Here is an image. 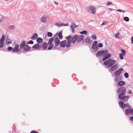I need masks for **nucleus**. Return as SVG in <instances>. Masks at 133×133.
I'll use <instances>...</instances> for the list:
<instances>
[{
	"label": "nucleus",
	"mask_w": 133,
	"mask_h": 133,
	"mask_svg": "<svg viewBox=\"0 0 133 133\" xmlns=\"http://www.w3.org/2000/svg\"><path fill=\"white\" fill-rule=\"evenodd\" d=\"M125 114L126 115H128L130 114L131 115H133V109L129 108H127L125 110Z\"/></svg>",
	"instance_id": "obj_7"
},
{
	"label": "nucleus",
	"mask_w": 133,
	"mask_h": 133,
	"mask_svg": "<svg viewBox=\"0 0 133 133\" xmlns=\"http://www.w3.org/2000/svg\"><path fill=\"white\" fill-rule=\"evenodd\" d=\"M54 3L56 4V5H58V3L56 2L55 1H54Z\"/></svg>",
	"instance_id": "obj_63"
},
{
	"label": "nucleus",
	"mask_w": 133,
	"mask_h": 133,
	"mask_svg": "<svg viewBox=\"0 0 133 133\" xmlns=\"http://www.w3.org/2000/svg\"><path fill=\"white\" fill-rule=\"evenodd\" d=\"M38 35L37 33L34 34L31 37V39L32 40H35L38 38Z\"/></svg>",
	"instance_id": "obj_19"
},
{
	"label": "nucleus",
	"mask_w": 133,
	"mask_h": 133,
	"mask_svg": "<svg viewBox=\"0 0 133 133\" xmlns=\"http://www.w3.org/2000/svg\"><path fill=\"white\" fill-rule=\"evenodd\" d=\"M61 26H68L69 25V24L68 23H66L65 24L63 23H61Z\"/></svg>",
	"instance_id": "obj_43"
},
{
	"label": "nucleus",
	"mask_w": 133,
	"mask_h": 133,
	"mask_svg": "<svg viewBox=\"0 0 133 133\" xmlns=\"http://www.w3.org/2000/svg\"><path fill=\"white\" fill-rule=\"evenodd\" d=\"M118 103L120 107L121 108L123 109H124L125 108V104L123 101H120Z\"/></svg>",
	"instance_id": "obj_13"
},
{
	"label": "nucleus",
	"mask_w": 133,
	"mask_h": 133,
	"mask_svg": "<svg viewBox=\"0 0 133 133\" xmlns=\"http://www.w3.org/2000/svg\"><path fill=\"white\" fill-rule=\"evenodd\" d=\"M39 44L37 43L35 44L33 46H32V48L35 49H39Z\"/></svg>",
	"instance_id": "obj_25"
},
{
	"label": "nucleus",
	"mask_w": 133,
	"mask_h": 133,
	"mask_svg": "<svg viewBox=\"0 0 133 133\" xmlns=\"http://www.w3.org/2000/svg\"><path fill=\"white\" fill-rule=\"evenodd\" d=\"M126 88L124 87H122L118 88L117 91L118 93L120 94L118 95V96L124 95L126 93Z\"/></svg>",
	"instance_id": "obj_4"
},
{
	"label": "nucleus",
	"mask_w": 133,
	"mask_h": 133,
	"mask_svg": "<svg viewBox=\"0 0 133 133\" xmlns=\"http://www.w3.org/2000/svg\"><path fill=\"white\" fill-rule=\"evenodd\" d=\"M30 133H39L38 132H37L35 130H33L31 131Z\"/></svg>",
	"instance_id": "obj_55"
},
{
	"label": "nucleus",
	"mask_w": 133,
	"mask_h": 133,
	"mask_svg": "<svg viewBox=\"0 0 133 133\" xmlns=\"http://www.w3.org/2000/svg\"><path fill=\"white\" fill-rule=\"evenodd\" d=\"M47 35L48 37H51L52 36V34L51 32H48L47 33Z\"/></svg>",
	"instance_id": "obj_39"
},
{
	"label": "nucleus",
	"mask_w": 133,
	"mask_h": 133,
	"mask_svg": "<svg viewBox=\"0 0 133 133\" xmlns=\"http://www.w3.org/2000/svg\"><path fill=\"white\" fill-rule=\"evenodd\" d=\"M15 28V25H10L9 27V28L10 30H12L14 29Z\"/></svg>",
	"instance_id": "obj_44"
},
{
	"label": "nucleus",
	"mask_w": 133,
	"mask_h": 133,
	"mask_svg": "<svg viewBox=\"0 0 133 133\" xmlns=\"http://www.w3.org/2000/svg\"><path fill=\"white\" fill-rule=\"evenodd\" d=\"M25 41L24 40L19 45L20 48L21 50L22 49H23L24 48L25 46Z\"/></svg>",
	"instance_id": "obj_16"
},
{
	"label": "nucleus",
	"mask_w": 133,
	"mask_h": 133,
	"mask_svg": "<svg viewBox=\"0 0 133 133\" xmlns=\"http://www.w3.org/2000/svg\"><path fill=\"white\" fill-rule=\"evenodd\" d=\"M108 51L109 50L108 49L99 50L97 52L96 54V56L103 57L102 60L103 61H105L106 59L110 58L111 56L110 54L108 53Z\"/></svg>",
	"instance_id": "obj_1"
},
{
	"label": "nucleus",
	"mask_w": 133,
	"mask_h": 133,
	"mask_svg": "<svg viewBox=\"0 0 133 133\" xmlns=\"http://www.w3.org/2000/svg\"><path fill=\"white\" fill-rule=\"evenodd\" d=\"M125 55H125L124 54L122 53H120L119 54V55L120 59L121 60H122L123 59H124L123 57L125 56Z\"/></svg>",
	"instance_id": "obj_29"
},
{
	"label": "nucleus",
	"mask_w": 133,
	"mask_h": 133,
	"mask_svg": "<svg viewBox=\"0 0 133 133\" xmlns=\"http://www.w3.org/2000/svg\"><path fill=\"white\" fill-rule=\"evenodd\" d=\"M42 45H39V49H40L41 48L42 46Z\"/></svg>",
	"instance_id": "obj_60"
},
{
	"label": "nucleus",
	"mask_w": 133,
	"mask_h": 133,
	"mask_svg": "<svg viewBox=\"0 0 133 133\" xmlns=\"http://www.w3.org/2000/svg\"><path fill=\"white\" fill-rule=\"evenodd\" d=\"M124 76L126 78H128L129 77V75L128 73L125 72L124 74Z\"/></svg>",
	"instance_id": "obj_41"
},
{
	"label": "nucleus",
	"mask_w": 133,
	"mask_h": 133,
	"mask_svg": "<svg viewBox=\"0 0 133 133\" xmlns=\"http://www.w3.org/2000/svg\"><path fill=\"white\" fill-rule=\"evenodd\" d=\"M133 122V116H132L129 118Z\"/></svg>",
	"instance_id": "obj_56"
},
{
	"label": "nucleus",
	"mask_w": 133,
	"mask_h": 133,
	"mask_svg": "<svg viewBox=\"0 0 133 133\" xmlns=\"http://www.w3.org/2000/svg\"><path fill=\"white\" fill-rule=\"evenodd\" d=\"M120 50L122 52L121 53L125 55H126V51L124 50L122 48H121L120 49Z\"/></svg>",
	"instance_id": "obj_38"
},
{
	"label": "nucleus",
	"mask_w": 133,
	"mask_h": 133,
	"mask_svg": "<svg viewBox=\"0 0 133 133\" xmlns=\"http://www.w3.org/2000/svg\"><path fill=\"white\" fill-rule=\"evenodd\" d=\"M124 20L127 22H128L129 21V18L127 17H125L123 18Z\"/></svg>",
	"instance_id": "obj_36"
},
{
	"label": "nucleus",
	"mask_w": 133,
	"mask_h": 133,
	"mask_svg": "<svg viewBox=\"0 0 133 133\" xmlns=\"http://www.w3.org/2000/svg\"><path fill=\"white\" fill-rule=\"evenodd\" d=\"M31 49V47H25L23 49V50L24 51H29Z\"/></svg>",
	"instance_id": "obj_37"
},
{
	"label": "nucleus",
	"mask_w": 133,
	"mask_h": 133,
	"mask_svg": "<svg viewBox=\"0 0 133 133\" xmlns=\"http://www.w3.org/2000/svg\"><path fill=\"white\" fill-rule=\"evenodd\" d=\"M16 126H15L13 128H12V133H16Z\"/></svg>",
	"instance_id": "obj_46"
},
{
	"label": "nucleus",
	"mask_w": 133,
	"mask_h": 133,
	"mask_svg": "<svg viewBox=\"0 0 133 133\" xmlns=\"http://www.w3.org/2000/svg\"><path fill=\"white\" fill-rule=\"evenodd\" d=\"M84 36L83 35H81L78 37V38L77 40V42L78 43H79L81 42L84 39Z\"/></svg>",
	"instance_id": "obj_14"
},
{
	"label": "nucleus",
	"mask_w": 133,
	"mask_h": 133,
	"mask_svg": "<svg viewBox=\"0 0 133 133\" xmlns=\"http://www.w3.org/2000/svg\"><path fill=\"white\" fill-rule=\"evenodd\" d=\"M126 107L127 108H129L130 107V105L128 103L125 104V108Z\"/></svg>",
	"instance_id": "obj_53"
},
{
	"label": "nucleus",
	"mask_w": 133,
	"mask_h": 133,
	"mask_svg": "<svg viewBox=\"0 0 133 133\" xmlns=\"http://www.w3.org/2000/svg\"><path fill=\"white\" fill-rule=\"evenodd\" d=\"M108 24V22H107L104 21L101 24V25L103 26Z\"/></svg>",
	"instance_id": "obj_48"
},
{
	"label": "nucleus",
	"mask_w": 133,
	"mask_h": 133,
	"mask_svg": "<svg viewBox=\"0 0 133 133\" xmlns=\"http://www.w3.org/2000/svg\"><path fill=\"white\" fill-rule=\"evenodd\" d=\"M97 44L99 48H102L103 46V44L101 43H99L98 44L97 43Z\"/></svg>",
	"instance_id": "obj_45"
},
{
	"label": "nucleus",
	"mask_w": 133,
	"mask_h": 133,
	"mask_svg": "<svg viewBox=\"0 0 133 133\" xmlns=\"http://www.w3.org/2000/svg\"><path fill=\"white\" fill-rule=\"evenodd\" d=\"M123 79V77L121 75H119L118 77H115V81L116 82H117L119 80H121Z\"/></svg>",
	"instance_id": "obj_21"
},
{
	"label": "nucleus",
	"mask_w": 133,
	"mask_h": 133,
	"mask_svg": "<svg viewBox=\"0 0 133 133\" xmlns=\"http://www.w3.org/2000/svg\"><path fill=\"white\" fill-rule=\"evenodd\" d=\"M128 91H129L128 92V94H131L132 93V91H131V90H130V89Z\"/></svg>",
	"instance_id": "obj_59"
},
{
	"label": "nucleus",
	"mask_w": 133,
	"mask_h": 133,
	"mask_svg": "<svg viewBox=\"0 0 133 133\" xmlns=\"http://www.w3.org/2000/svg\"><path fill=\"white\" fill-rule=\"evenodd\" d=\"M58 45H54L53 47V50H58V48H56V47H57Z\"/></svg>",
	"instance_id": "obj_50"
},
{
	"label": "nucleus",
	"mask_w": 133,
	"mask_h": 133,
	"mask_svg": "<svg viewBox=\"0 0 133 133\" xmlns=\"http://www.w3.org/2000/svg\"><path fill=\"white\" fill-rule=\"evenodd\" d=\"M79 33L81 34H84V35H86L88 33V32L86 30H84L83 31H82L80 32Z\"/></svg>",
	"instance_id": "obj_31"
},
{
	"label": "nucleus",
	"mask_w": 133,
	"mask_h": 133,
	"mask_svg": "<svg viewBox=\"0 0 133 133\" xmlns=\"http://www.w3.org/2000/svg\"><path fill=\"white\" fill-rule=\"evenodd\" d=\"M42 48L44 49H46L48 46V43L46 42H44L42 44Z\"/></svg>",
	"instance_id": "obj_28"
},
{
	"label": "nucleus",
	"mask_w": 133,
	"mask_h": 133,
	"mask_svg": "<svg viewBox=\"0 0 133 133\" xmlns=\"http://www.w3.org/2000/svg\"><path fill=\"white\" fill-rule=\"evenodd\" d=\"M129 98V96H125L124 95L118 96V98L119 99L125 102H127Z\"/></svg>",
	"instance_id": "obj_6"
},
{
	"label": "nucleus",
	"mask_w": 133,
	"mask_h": 133,
	"mask_svg": "<svg viewBox=\"0 0 133 133\" xmlns=\"http://www.w3.org/2000/svg\"><path fill=\"white\" fill-rule=\"evenodd\" d=\"M124 69L122 68H120L118 70L115 71L114 73V75L118 77L122 73V71L124 70Z\"/></svg>",
	"instance_id": "obj_8"
},
{
	"label": "nucleus",
	"mask_w": 133,
	"mask_h": 133,
	"mask_svg": "<svg viewBox=\"0 0 133 133\" xmlns=\"http://www.w3.org/2000/svg\"><path fill=\"white\" fill-rule=\"evenodd\" d=\"M71 41L70 40H68L67 41L66 45V46L67 48H69L70 47L71 45Z\"/></svg>",
	"instance_id": "obj_26"
},
{
	"label": "nucleus",
	"mask_w": 133,
	"mask_h": 133,
	"mask_svg": "<svg viewBox=\"0 0 133 133\" xmlns=\"http://www.w3.org/2000/svg\"><path fill=\"white\" fill-rule=\"evenodd\" d=\"M71 28L72 29V33H74L75 32V30H74L75 28L72 27V26H71Z\"/></svg>",
	"instance_id": "obj_49"
},
{
	"label": "nucleus",
	"mask_w": 133,
	"mask_h": 133,
	"mask_svg": "<svg viewBox=\"0 0 133 133\" xmlns=\"http://www.w3.org/2000/svg\"><path fill=\"white\" fill-rule=\"evenodd\" d=\"M118 64L116 63L114 65H113L111 67L110 69L109 70V71L110 72H111V71H113L114 70H116L118 68Z\"/></svg>",
	"instance_id": "obj_10"
},
{
	"label": "nucleus",
	"mask_w": 133,
	"mask_h": 133,
	"mask_svg": "<svg viewBox=\"0 0 133 133\" xmlns=\"http://www.w3.org/2000/svg\"><path fill=\"white\" fill-rule=\"evenodd\" d=\"M54 40V37H52L49 40L48 44H53L52 43Z\"/></svg>",
	"instance_id": "obj_27"
},
{
	"label": "nucleus",
	"mask_w": 133,
	"mask_h": 133,
	"mask_svg": "<svg viewBox=\"0 0 133 133\" xmlns=\"http://www.w3.org/2000/svg\"><path fill=\"white\" fill-rule=\"evenodd\" d=\"M66 40H65L60 42V46L62 48H64L66 46Z\"/></svg>",
	"instance_id": "obj_15"
},
{
	"label": "nucleus",
	"mask_w": 133,
	"mask_h": 133,
	"mask_svg": "<svg viewBox=\"0 0 133 133\" xmlns=\"http://www.w3.org/2000/svg\"><path fill=\"white\" fill-rule=\"evenodd\" d=\"M54 41L55 45H58L60 44L61 42L58 37L55 38L54 39Z\"/></svg>",
	"instance_id": "obj_17"
},
{
	"label": "nucleus",
	"mask_w": 133,
	"mask_h": 133,
	"mask_svg": "<svg viewBox=\"0 0 133 133\" xmlns=\"http://www.w3.org/2000/svg\"><path fill=\"white\" fill-rule=\"evenodd\" d=\"M72 25L71 26H72V27L74 28H76L78 26V25H76L75 23L74 22H72L71 23Z\"/></svg>",
	"instance_id": "obj_35"
},
{
	"label": "nucleus",
	"mask_w": 133,
	"mask_h": 133,
	"mask_svg": "<svg viewBox=\"0 0 133 133\" xmlns=\"http://www.w3.org/2000/svg\"><path fill=\"white\" fill-rule=\"evenodd\" d=\"M88 11L89 12L94 14H95L96 11V9L94 6H90L88 7Z\"/></svg>",
	"instance_id": "obj_9"
},
{
	"label": "nucleus",
	"mask_w": 133,
	"mask_h": 133,
	"mask_svg": "<svg viewBox=\"0 0 133 133\" xmlns=\"http://www.w3.org/2000/svg\"><path fill=\"white\" fill-rule=\"evenodd\" d=\"M58 35V34L57 33H56V34H55L54 36V37H56V36H57V35Z\"/></svg>",
	"instance_id": "obj_62"
},
{
	"label": "nucleus",
	"mask_w": 133,
	"mask_h": 133,
	"mask_svg": "<svg viewBox=\"0 0 133 133\" xmlns=\"http://www.w3.org/2000/svg\"><path fill=\"white\" fill-rule=\"evenodd\" d=\"M65 38L68 40H70L72 36L70 35H69L67 37H65Z\"/></svg>",
	"instance_id": "obj_47"
},
{
	"label": "nucleus",
	"mask_w": 133,
	"mask_h": 133,
	"mask_svg": "<svg viewBox=\"0 0 133 133\" xmlns=\"http://www.w3.org/2000/svg\"><path fill=\"white\" fill-rule=\"evenodd\" d=\"M48 45H49V46H48L47 48V50H51L53 46V44H48Z\"/></svg>",
	"instance_id": "obj_30"
},
{
	"label": "nucleus",
	"mask_w": 133,
	"mask_h": 133,
	"mask_svg": "<svg viewBox=\"0 0 133 133\" xmlns=\"http://www.w3.org/2000/svg\"><path fill=\"white\" fill-rule=\"evenodd\" d=\"M12 43L11 40L10 39L8 38L6 39V44H9Z\"/></svg>",
	"instance_id": "obj_34"
},
{
	"label": "nucleus",
	"mask_w": 133,
	"mask_h": 133,
	"mask_svg": "<svg viewBox=\"0 0 133 133\" xmlns=\"http://www.w3.org/2000/svg\"><path fill=\"white\" fill-rule=\"evenodd\" d=\"M116 62V61L115 60L112 59L111 58H109L104 61L103 64L105 66L107 65V67H110Z\"/></svg>",
	"instance_id": "obj_3"
},
{
	"label": "nucleus",
	"mask_w": 133,
	"mask_h": 133,
	"mask_svg": "<svg viewBox=\"0 0 133 133\" xmlns=\"http://www.w3.org/2000/svg\"><path fill=\"white\" fill-rule=\"evenodd\" d=\"M41 21L43 23H46L47 19L45 17V15H43L42 17L40 19Z\"/></svg>",
	"instance_id": "obj_20"
},
{
	"label": "nucleus",
	"mask_w": 133,
	"mask_h": 133,
	"mask_svg": "<svg viewBox=\"0 0 133 133\" xmlns=\"http://www.w3.org/2000/svg\"><path fill=\"white\" fill-rule=\"evenodd\" d=\"M108 10H110L111 11H112V10H114V9H112L111 8H109L108 9Z\"/></svg>",
	"instance_id": "obj_61"
},
{
	"label": "nucleus",
	"mask_w": 133,
	"mask_h": 133,
	"mask_svg": "<svg viewBox=\"0 0 133 133\" xmlns=\"http://www.w3.org/2000/svg\"><path fill=\"white\" fill-rule=\"evenodd\" d=\"M5 38L4 35H3L0 40V50L4 51H7L6 48L4 46V42Z\"/></svg>",
	"instance_id": "obj_2"
},
{
	"label": "nucleus",
	"mask_w": 133,
	"mask_h": 133,
	"mask_svg": "<svg viewBox=\"0 0 133 133\" xmlns=\"http://www.w3.org/2000/svg\"><path fill=\"white\" fill-rule=\"evenodd\" d=\"M91 38L90 36L87 37L85 39V42L87 44H89L90 42Z\"/></svg>",
	"instance_id": "obj_24"
},
{
	"label": "nucleus",
	"mask_w": 133,
	"mask_h": 133,
	"mask_svg": "<svg viewBox=\"0 0 133 133\" xmlns=\"http://www.w3.org/2000/svg\"><path fill=\"white\" fill-rule=\"evenodd\" d=\"M94 40H96L97 38V37L95 34H94L92 35L91 37Z\"/></svg>",
	"instance_id": "obj_33"
},
{
	"label": "nucleus",
	"mask_w": 133,
	"mask_h": 133,
	"mask_svg": "<svg viewBox=\"0 0 133 133\" xmlns=\"http://www.w3.org/2000/svg\"><path fill=\"white\" fill-rule=\"evenodd\" d=\"M26 44H34V42L32 40H30L26 42Z\"/></svg>",
	"instance_id": "obj_40"
},
{
	"label": "nucleus",
	"mask_w": 133,
	"mask_h": 133,
	"mask_svg": "<svg viewBox=\"0 0 133 133\" xmlns=\"http://www.w3.org/2000/svg\"><path fill=\"white\" fill-rule=\"evenodd\" d=\"M116 11H118V12H122L123 13H124L125 12V11H123V10H122L121 9H117L116 10Z\"/></svg>",
	"instance_id": "obj_51"
},
{
	"label": "nucleus",
	"mask_w": 133,
	"mask_h": 133,
	"mask_svg": "<svg viewBox=\"0 0 133 133\" xmlns=\"http://www.w3.org/2000/svg\"><path fill=\"white\" fill-rule=\"evenodd\" d=\"M15 126H16V125H15V124H13V127H12V128H14V127H15Z\"/></svg>",
	"instance_id": "obj_64"
},
{
	"label": "nucleus",
	"mask_w": 133,
	"mask_h": 133,
	"mask_svg": "<svg viewBox=\"0 0 133 133\" xmlns=\"http://www.w3.org/2000/svg\"><path fill=\"white\" fill-rule=\"evenodd\" d=\"M25 47H28V48H29V47H30L28 45L26 44V42H25Z\"/></svg>",
	"instance_id": "obj_57"
},
{
	"label": "nucleus",
	"mask_w": 133,
	"mask_h": 133,
	"mask_svg": "<svg viewBox=\"0 0 133 133\" xmlns=\"http://www.w3.org/2000/svg\"><path fill=\"white\" fill-rule=\"evenodd\" d=\"M78 37V35H74L72 38L71 40V42L72 44H74L77 40Z\"/></svg>",
	"instance_id": "obj_12"
},
{
	"label": "nucleus",
	"mask_w": 133,
	"mask_h": 133,
	"mask_svg": "<svg viewBox=\"0 0 133 133\" xmlns=\"http://www.w3.org/2000/svg\"><path fill=\"white\" fill-rule=\"evenodd\" d=\"M97 41H95L91 46V48L95 52L97 51L99 49V48L97 44Z\"/></svg>",
	"instance_id": "obj_5"
},
{
	"label": "nucleus",
	"mask_w": 133,
	"mask_h": 133,
	"mask_svg": "<svg viewBox=\"0 0 133 133\" xmlns=\"http://www.w3.org/2000/svg\"><path fill=\"white\" fill-rule=\"evenodd\" d=\"M61 22H56L55 23V25L58 26L59 27H60L61 26Z\"/></svg>",
	"instance_id": "obj_42"
},
{
	"label": "nucleus",
	"mask_w": 133,
	"mask_h": 133,
	"mask_svg": "<svg viewBox=\"0 0 133 133\" xmlns=\"http://www.w3.org/2000/svg\"><path fill=\"white\" fill-rule=\"evenodd\" d=\"M62 30L60 31L58 34V36L59 37V39H62L63 38V36L62 35Z\"/></svg>",
	"instance_id": "obj_23"
},
{
	"label": "nucleus",
	"mask_w": 133,
	"mask_h": 133,
	"mask_svg": "<svg viewBox=\"0 0 133 133\" xmlns=\"http://www.w3.org/2000/svg\"><path fill=\"white\" fill-rule=\"evenodd\" d=\"M112 3L110 1H108L107 2V5H109L110 4H112Z\"/></svg>",
	"instance_id": "obj_54"
},
{
	"label": "nucleus",
	"mask_w": 133,
	"mask_h": 133,
	"mask_svg": "<svg viewBox=\"0 0 133 133\" xmlns=\"http://www.w3.org/2000/svg\"><path fill=\"white\" fill-rule=\"evenodd\" d=\"M7 51L8 50V51H10L12 50L13 52V48L11 46H8L7 48H6Z\"/></svg>",
	"instance_id": "obj_32"
},
{
	"label": "nucleus",
	"mask_w": 133,
	"mask_h": 133,
	"mask_svg": "<svg viewBox=\"0 0 133 133\" xmlns=\"http://www.w3.org/2000/svg\"><path fill=\"white\" fill-rule=\"evenodd\" d=\"M36 41L37 43L41 44L43 42V39L42 38L39 37H38L36 39Z\"/></svg>",
	"instance_id": "obj_22"
},
{
	"label": "nucleus",
	"mask_w": 133,
	"mask_h": 133,
	"mask_svg": "<svg viewBox=\"0 0 133 133\" xmlns=\"http://www.w3.org/2000/svg\"><path fill=\"white\" fill-rule=\"evenodd\" d=\"M131 43L133 44V36H132L131 37Z\"/></svg>",
	"instance_id": "obj_58"
},
{
	"label": "nucleus",
	"mask_w": 133,
	"mask_h": 133,
	"mask_svg": "<svg viewBox=\"0 0 133 133\" xmlns=\"http://www.w3.org/2000/svg\"><path fill=\"white\" fill-rule=\"evenodd\" d=\"M19 45L18 44H16L15 47L13 48V52H19L20 51L21 49L19 48Z\"/></svg>",
	"instance_id": "obj_11"
},
{
	"label": "nucleus",
	"mask_w": 133,
	"mask_h": 133,
	"mask_svg": "<svg viewBox=\"0 0 133 133\" xmlns=\"http://www.w3.org/2000/svg\"><path fill=\"white\" fill-rule=\"evenodd\" d=\"M125 83L124 81L121 80L118 82V84L119 86L122 87L124 85Z\"/></svg>",
	"instance_id": "obj_18"
},
{
	"label": "nucleus",
	"mask_w": 133,
	"mask_h": 133,
	"mask_svg": "<svg viewBox=\"0 0 133 133\" xmlns=\"http://www.w3.org/2000/svg\"><path fill=\"white\" fill-rule=\"evenodd\" d=\"M119 32H117L115 35V37L117 38H118L119 37L118 35H119Z\"/></svg>",
	"instance_id": "obj_52"
}]
</instances>
